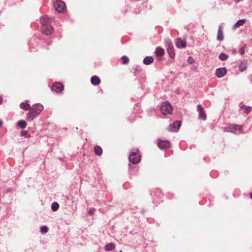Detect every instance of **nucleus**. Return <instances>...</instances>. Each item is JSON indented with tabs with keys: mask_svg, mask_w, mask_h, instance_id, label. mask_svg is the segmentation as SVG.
<instances>
[{
	"mask_svg": "<svg viewBox=\"0 0 252 252\" xmlns=\"http://www.w3.org/2000/svg\"><path fill=\"white\" fill-rule=\"evenodd\" d=\"M155 54L157 57L161 58L164 54V50L161 47H157L155 50Z\"/></svg>",
	"mask_w": 252,
	"mask_h": 252,
	"instance_id": "dca6fc26",
	"label": "nucleus"
},
{
	"mask_svg": "<svg viewBox=\"0 0 252 252\" xmlns=\"http://www.w3.org/2000/svg\"><path fill=\"white\" fill-rule=\"evenodd\" d=\"M154 60L152 56H147L143 60V63L146 65H149L151 64Z\"/></svg>",
	"mask_w": 252,
	"mask_h": 252,
	"instance_id": "6ab92c4d",
	"label": "nucleus"
},
{
	"mask_svg": "<svg viewBox=\"0 0 252 252\" xmlns=\"http://www.w3.org/2000/svg\"><path fill=\"white\" fill-rule=\"evenodd\" d=\"M165 45L167 48V52L169 56L171 58H174L175 56V53L172 42L170 40L167 41L166 42Z\"/></svg>",
	"mask_w": 252,
	"mask_h": 252,
	"instance_id": "20e7f679",
	"label": "nucleus"
},
{
	"mask_svg": "<svg viewBox=\"0 0 252 252\" xmlns=\"http://www.w3.org/2000/svg\"><path fill=\"white\" fill-rule=\"evenodd\" d=\"M246 106L242 103L240 104V107L241 109H243L246 108Z\"/></svg>",
	"mask_w": 252,
	"mask_h": 252,
	"instance_id": "f704fd0d",
	"label": "nucleus"
},
{
	"mask_svg": "<svg viewBox=\"0 0 252 252\" xmlns=\"http://www.w3.org/2000/svg\"><path fill=\"white\" fill-rule=\"evenodd\" d=\"M252 110V107L251 106H246L245 108V112L247 114L249 113Z\"/></svg>",
	"mask_w": 252,
	"mask_h": 252,
	"instance_id": "7c9ffc66",
	"label": "nucleus"
},
{
	"mask_svg": "<svg viewBox=\"0 0 252 252\" xmlns=\"http://www.w3.org/2000/svg\"><path fill=\"white\" fill-rule=\"evenodd\" d=\"M181 125V123L180 121H175L168 126V130L170 131L177 132L179 129Z\"/></svg>",
	"mask_w": 252,
	"mask_h": 252,
	"instance_id": "39448f33",
	"label": "nucleus"
},
{
	"mask_svg": "<svg viewBox=\"0 0 252 252\" xmlns=\"http://www.w3.org/2000/svg\"><path fill=\"white\" fill-rule=\"evenodd\" d=\"M245 45H243L239 49V52L241 55H243L245 54Z\"/></svg>",
	"mask_w": 252,
	"mask_h": 252,
	"instance_id": "c756f323",
	"label": "nucleus"
},
{
	"mask_svg": "<svg viewBox=\"0 0 252 252\" xmlns=\"http://www.w3.org/2000/svg\"><path fill=\"white\" fill-rule=\"evenodd\" d=\"M197 108L199 113V118L204 121L206 120V115L202 106L200 104H198L197 106Z\"/></svg>",
	"mask_w": 252,
	"mask_h": 252,
	"instance_id": "1a4fd4ad",
	"label": "nucleus"
},
{
	"mask_svg": "<svg viewBox=\"0 0 252 252\" xmlns=\"http://www.w3.org/2000/svg\"><path fill=\"white\" fill-rule=\"evenodd\" d=\"M49 230L48 227L46 225L42 226L40 227V232L42 233H46Z\"/></svg>",
	"mask_w": 252,
	"mask_h": 252,
	"instance_id": "cd10ccee",
	"label": "nucleus"
},
{
	"mask_svg": "<svg viewBox=\"0 0 252 252\" xmlns=\"http://www.w3.org/2000/svg\"><path fill=\"white\" fill-rule=\"evenodd\" d=\"M241 0H235V1L236 2H239L240 1H241Z\"/></svg>",
	"mask_w": 252,
	"mask_h": 252,
	"instance_id": "4c0bfd02",
	"label": "nucleus"
},
{
	"mask_svg": "<svg viewBox=\"0 0 252 252\" xmlns=\"http://www.w3.org/2000/svg\"><path fill=\"white\" fill-rule=\"evenodd\" d=\"M219 58L220 61H224L227 59L228 56L226 54L221 53L219 55Z\"/></svg>",
	"mask_w": 252,
	"mask_h": 252,
	"instance_id": "bb28decb",
	"label": "nucleus"
},
{
	"mask_svg": "<svg viewBox=\"0 0 252 252\" xmlns=\"http://www.w3.org/2000/svg\"><path fill=\"white\" fill-rule=\"evenodd\" d=\"M250 197H251V198L252 199V192L251 193Z\"/></svg>",
	"mask_w": 252,
	"mask_h": 252,
	"instance_id": "58836bf2",
	"label": "nucleus"
},
{
	"mask_svg": "<svg viewBox=\"0 0 252 252\" xmlns=\"http://www.w3.org/2000/svg\"><path fill=\"white\" fill-rule=\"evenodd\" d=\"M91 82L93 85H97L100 82L99 78L96 76H93L91 79Z\"/></svg>",
	"mask_w": 252,
	"mask_h": 252,
	"instance_id": "4be33fe9",
	"label": "nucleus"
},
{
	"mask_svg": "<svg viewBox=\"0 0 252 252\" xmlns=\"http://www.w3.org/2000/svg\"><path fill=\"white\" fill-rule=\"evenodd\" d=\"M52 20V19L50 18L47 15L42 17L40 18V23L41 24V27L45 25H50Z\"/></svg>",
	"mask_w": 252,
	"mask_h": 252,
	"instance_id": "9d476101",
	"label": "nucleus"
},
{
	"mask_svg": "<svg viewBox=\"0 0 252 252\" xmlns=\"http://www.w3.org/2000/svg\"><path fill=\"white\" fill-rule=\"evenodd\" d=\"M227 72V70L225 67H220L217 69L216 71V75L219 78L223 77Z\"/></svg>",
	"mask_w": 252,
	"mask_h": 252,
	"instance_id": "f8f14e48",
	"label": "nucleus"
},
{
	"mask_svg": "<svg viewBox=\"0 0 252 252\" xmlns=\"http://www.w3.org/2000/svg\"><path fill=\"white\" fill-rule=\"evenodd\" d=\"M187 61L189 64H191L194 62L193 59L191 57H189Z\"/></svg>",
	"mask_w": 252,
	"mask_h": 252,
	"instance_id": "2f4dec72",
	"label": "nucleus"
},
{
	"mask_svg": "<svg viewBox=\"0 0 252 252\" xmlns=\"http://www.w3.org/2000/svg\"><path fill=\"white\" fill-rule=\"evenodd\" d=\"M29 111V112L27 114V121L31 122L32 121L37 115L34 114V112L32 110V109Z\"/></svg>",
	"mask_w": 252,
	"mask_h": 252,
	"instance_id": "2eb2a0df",
	"label": "nucleus"
},
{
	"mask_svg": "<svg viewBox=\"0 0 252 252\" xmlns=\"http://www.w3.org/2000/svg\"><path fill=\"white\" fill-rule=\"evenodd\" d=\"M59 208V204L56 202H53L51 205V209L53 211H56Z\"/></svg>",
	"mask_w": 252,
	"mask_h": 252,
	"instance_id": "a878e982",
	"label": "nucleus"
},
{
	"mask_svg": "<svg viewBox=\"0 0 252 252\" xmlns=\"http://www.w3.org/2000/svg\"><path fill=\"white\" fill-rule=\"evenodd\" d=\"M239 69L240 71H243L247 68V61L246 60H243L239 64Z\"/></svg>",
	"mask_w": 252,
	"mask_h": 252,
	"instance_id": "a211bd4d",
	"label": "nucleus"
},
{
	"mask_svg": "<svg viewBox=\"0 0 252 252\" xmlns=\"http://www.w3.org/2000/svg\"><path fill=\"white\" fill-rule=\"evenodd\" d=\"M32 110L36 115H38L43 109V106L40 103L35 104L32 106Z\"/></svg>",
	"mask_w": 252,
	"mask_h": 252,
	"instance_id": "6e6552de",
	"label": "nucleus"
},
{
	"mask_svg": "<svg viewBox=\"0 0 252 252\" xmlns=\"http://www.w3.org/2000/svg\"><path fill=\"white\" fill-rule=\"evenodd\" d=\"M246 22V20L245 19H241L239 20L233 26V29H236L240 27V26L243 25Z\"/></svg>",
	"mask_w": 252,
	"mask_h": 252,
	"instance_id": "aec40b11",
	"label": "nucleus"
},
{
	"mask_svg": "<svg viewBox=\"0 0 252 252\" xmlns=\"http://www.w3.org/2000/svg\"><path fill=\"white\" fill-rule=\"evenodd\" d=\"M161 113L164 115L170 114L172 111V108L170 103L168 101L163 102L160 107Z\"/></svg>",
	"mask_w": 252,
	"mask_h": 252,
	"instance_id": "f03ea898",
	"label": "nucleus"
},
{
	"mask_svg": "<svg viewBox=\"0 0 252 252\" xmlns=\"http://www.w3.org/2000/svg\"><path fill=\"white\" fill-rule=\"evenodd\" d=\"M122 60L123 62V63L124 64H127L129 62V59L126 56H123L122 57Z\"/></svg>",
	"mask_w": 252,
	"mask_h": 252,
	"instance_id": "c85d7f7f",
	"label": "nucleus"
},
{
	"mask_svg": "<svg viewBox=\"0 0 252 252\" xmlns=\"http://www.w3.org/2000/svg\"><path fill=\"white\" fill-rule=\"evenodd\" d=\"M224 36H223V33L222 31V26L220 25L219 27V29L218 31V34H217V40L219 41H221L223 40Z\"/></svg>",
	"mask_w": 252,
	"mask_h": 252,
	"instance_id": "4468645a",
	"label": "nucleus"
},
{
	"mask_svg": "<svg viewBox=\"0 0 252 252\" xmlns=\"http://www.w3.org/2000/svg\"><path fill=\"white\" fill-rule=\"evenodd\" d=\"M94 152L97 156H100L102 154V148L99 146H96L94 148Z\"/></svg>",
	"mask_w": 252,
	"mask_h": 252,
	"instance_id": "b1692460",
	"label": "nucleus"
},
{
	"mask_svg": "<svg viewBox=\"0 0 252 252\" xmlns=\"http://www.w3.org/2000/svg\"><path fill=\"white\" fill-rule=\"evenodd\" d=\"M158 147L160 149H167L170 147V143L167 140H163L161 139H159L158 141Z\"/></svg>",
	"mask_w": 252,
	"mask_h": 252,
	"instance_id": "0eeeda50",
	"label": "nucleus"
},
{
	"mask_svg": "<svg viewBox=\"0 0 252 252\" xmlns=\"http://www.w3.org/2000/svg\"><path fill=\"white\" fill-rule=\"evenodd\" d=\"M20 108L24 110L27 111L30 110L32 108V106L27 103V101L26 102H22L20 104Z\"/></svg>",
	"mask_w": 252,
	"mask_h": 252,
	"instance_id": "412c9836",
	"label": "nucleus"
},
{
	"mask_svg": "<svg viewBox=\"0 0 252 252\" xmlns=\"http://www.w3.org/2000/svg\"><path fill=\"white\" fill-rule=\"evenodd\" d=\"M17 126L20 128L23 129L26 127L27 126V123L25 121L21 120L17 123Z\"/></svg>",
	"mask_w": 252,
	"mask_h": 252,
	"instance_id": "393cba45",
	"label": "nucleus"
},
{
	"mask_svg": "<svg viewBox=\"0 0 252 252\" xmlns=\"http://www.w3.org/2000/svg\"><path fill=\"white\" fill-rule=\"evenodd\" d=\"M2 98L0 96V104H1V102H2Z\"/></svg>",
	"mask_w": 252,
	"mask_h": 252,
	"instance_id": "e433bc0d",
	"label": "nucleus"
},
{
	"mask_svg": "<svg viewBox=\"0 0 252 252\" xmlns=\"http://www.w3.org/2000/svg\"><path fill=\"white\" fill-rule=\"evenodd\" d=\"M53 31L54 29L50 25H45L41 27L42 32L46 35L51 34L53 32Z\"/></svg>",
	"mask_w": 252,
	"mask_h": 252,
	"instance_id": "423d86ee",
	"label": "nucleus"
},
{
	"mask_svg": "<svg viewBox=\"0 0 252 252\" xmlns=\"http://www.w3.org/2000/svg\"><path fill=\"white\" fill-rule=\"evenodd\" d=\"M2 124V122L0 120V126H1Z\"/></svg>",
	"mask_w": 252,
	"mask_h": 252,
	"instance_id": "c9c22d12",
	"label": "nucleus"
},
{
	"mask_svg": "<svg viewBox=\"0 0 252 252\" xmlns=\"http://www.w3.org/2000/svg\"><path fill=\"white\" fill-rule=\"evenodd\" d=\"M140 159L141 157L138 149H132L129 156L130 162L133 164H136L140 161Z\"/></svg>",
	"mask_w": 252,
	"mask_h": 252,
	"instance_id": "f257e3e1",
	"label": "nucleus"
},
{
	"mask_svg": "<svg viewBox=\"0 0 252 252\" xmlns=\"http://www.w3.org/2000/svg\"><path fill=\"white\" fill-rule=\"evenodd\" d=\"M51 89L52 91L57 93H60L63 90V86L59 83H54L52 86Z\"/></svg>",
	"mask_w": 252,
	"mask_h": 252,
	"instance_id": "9b49d317",
	"label": "nucleus"
},
{
	"mask_svg": "<svg viewBox=\"0 0 252 252\" xmlns=\"http://www.w3.org/2000/svg\"><path fill=\"white\" fill-rule=\"evenodd\" d=\"M242 129V126L241 125H230L228 127V131L232 132V133H235V130H241Z\"/></svg>",
	"mask_w": 252,
	"mask_h": 252,
	"instance_id": "ddd939ff",
	"label": "nucleus"
},
{
	"mask_svg": "<svg viewBox=\"0 0 252 252\" xmlns=\"http://www.w3.org/2000/svg\"><path fill=\"white\" fill-rule=\"evenodd\" d=\"M95 211V209L94 208H91L89 209V214L90 215H92L93 214H94V212Z\"/></svg>",
	"mask_w": 252,
	"mask_h": 252,
	"instance_id": "473e14b6",
	"label": "nucleus"
},
{
	"mask_svg": "<svg viewBox=\"0 0 252 252\" xmlns=\"http://www.w3.org/2000/svg\"><path fill=\"white\" fill-rule=\"evenodd\" d=\"M21 134L22 136H27L28 134V132L27 130H22L21 131Z\"/></svg>",
	"mask_w": 252,
	"mask_h": 252,
	"instance_id": "72a5a7b5",
	"label": "nucleus"
},
{
	"mask_svg": "<svg viewBox=\"0 0 252 252\" xmlns=\"http://www.w3.org/2000/svg\"><path fill=\"white\" fill-rule=\"evenodd\" d=\"M186 42L181 40V38H178L177 39L176 46L178 48H185L186 47Z\"/></svg>",
	"mask_w": 252,
	"mask_h": 252,
	"instance_id": "f3484780",
	"label": "nucleus"
},
{
	"mask_svg": "<svg viewBox=\"0 0 252 252\" xmlns=\"http://www.w3.org/2000/svg\"><path fill=\"white\" fill-rule=\"evenodd\" d=\"M115 248V246L113 243H110L105 245V250L106 251H111Z\"/></svg>",
	"mask_w": 252,
	"mask_h": 252,
	"instance_id": "5701e85b",
	"label": "nucleus"
},
{
	"mask_svg": "<svg viewBox=\"0 0 252 252\" xmlns=\"http://www.w3.org/2000/svg\"><path fill=\"white\" fill-rule=\"evenodd\" d=\"M54 6L55 9L58 12H63L66 9L65 3L60 0H57L54 3Z\"/></svg>",
	"mask_w": 252,
	"mask_h": 252,
	"instance_id": "7ed1b4c3",
	"label": "nucleus"
}]
</instances>
